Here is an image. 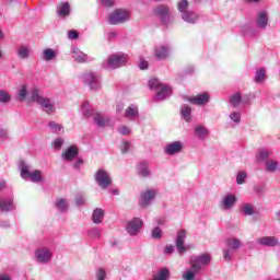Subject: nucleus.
<instances>
[{
  "mask_svg": "<svg viewBox=\"0 0 280 280\" xmlns=\"http://www.w3.org/2000/svg\"><path fill=\"white\" fill-rule=\"evenodd\" d=\"M190 268L182 273V280H196V275L211 264V255L201 254L189 258Z\"/></svg>",
  "mask_w": 280,
  "mask_h": 280,
  "instance_id": "f257e3e1",
  "label": "nucleus"
},
{
  "mask_svg": "<svg viewBox=\"0 0 280 280\" xmlns=\"http://www.w3.org/2000/svg\"><path fill=\"white\" fill-rule=\"evenodd\" d=\"M28 102L37 104L39 108L47 115H54L56 113V103L49 97H45L40 90L33 89L28 95Z\"/></svg>",
  "mask_w": 280,
  "mask_h": 280,
  "instance_id": "f03ea898",
  "label": "nucleus"
},
{
  "mask_svg": "<svg viewBox=\"0 0 280 280\" xmlns=\"http://www.w3.org/2000/svg\"><path fill=\"white\" fill-rule=\"evenodd\" d=\"M81 80L91 91H100L102 89V74L93 71H86L81 74Z\"/></svg>",
  "mask_w": 280,
  "mask_h": 280,
  "instance_id": "7ed1b4c3",
  "label": "nucleus"
},
{
  "mask_svg": "<svg viewBox=\"0 0 280 280\" xmlns=\"http://www.w3.org/2000/svg\"><path fill=\"white\" fill-rule=\"evenodd\" d=\"M128 63V55L126 54H114L110 55L105 61H103V69H119Z\"/></svg>",
  "mask_w": 280,
  "mask_h": 280,
  "instance_id": "20e7f679",
  "label": "nucleus"
},
{
  "mask_svg": "<svg viewBox=\"0 0 280 280\" xmlns=\"http://www.w3.org/2000/svg\"><path fill=\"white\" fill-rule=\"evenodd\" d=\"M130 11L125 9H116L108 14L107 21L109 25H124L130 21Z\"/></svg>",
  "mask_w": 280,
  "mask_h": 280,
  "instance_id": "39448f33",
  "label": "nucleus"
},
{
  "mask_svg": "<svg viewBox=\"0 0 280 280\" xmlns=\"http://www.w3.org/2000/svg\"><path fill=\"white\" fill-rule=\"evenodd\" d=\"M188 8L189 2H187V0H180L179 2H177V9L180 13L183 21H185L186 23H196V21H198V14L192 11H188Z\"/></svg>",
  "mask_w": 280,
  "mask_h": 280,
  "instance_id": "423d86ee",
  "label": "nucleus"
},
{
  "mask_svg": "<svg viewBox=\"0 0 280 280\" xmlns=\"http://www.w3.org/2000/svg\"><path fill=\"white\" fill-rule=\"evenodd\" d=\"M94 179L96 185H98L101 189H108V187L113 185V178H110V173L103 168L98 170L95 173Z\"/></svg>",
  "mask_w": 280,
  "mask_h": 280,
  "instance_id": "0eeeda50",
  "label": "nucleus"
},
{
  "mask_svg": "<svg viewBox=\"0 0 280 280\" xmlns=\"http://www.w3.org/2000/svg\"><path fill=\"white\" fill-rule=\"evenodd\" d=\"M54 259V253L49 247H39L35 250L37 264H49Z\"/></svg>",
  "mask_w": 280,
  "mask_h": 280,
  "instance_id": "6e6552de",
  "label": "nucleus"
},
{
  "mask_svg": "<svg viewBox=\"0 0 280 280\" xmlns=\"http://www.w3.org/2000/svg\"><path fill=\"white\" fill-rule=\"evenodd\" d=\"M235 205H237V197L231 192L223 195L219 202V207L222 211H231Z\"/></svg>",
  "mask_w": 280,
  "mask_h": 280,
  "instance_id": "1a4fd4ad",
  "label": "nucleus"
},
{
  "mask_svg": "<svg viewBox=\"0 0 280 280\" xmlns=\"http://www.w3.org/2000/svg\"><path fill=\"white\" fill-rule=\"evenodd\" d=\"M185 240H187V231H178L177 236L175 238V246L179 255H183L184 253H187V250H189V245H185Z\"/></svg>",
  "mask_w": 280,
  "mask_h": 280,
  "instance_id": "9d476101",
  "label": "nucleus"
},
{
  "mask_svg": "<svg viewBox=\"0 0 280 280\" xmlns=\"http://www.w3.org/2000/svg\"><path fill=\"white\" fill-rule=\"evenodd\" d=\"M141 229H143V220L140 218L131 219L126 226V231L131 237L137 236L138 233H141Z\"/></svg>",
  "mask_w": 280,
  "mask_h": 280,
  "instance_id": "9b49d317",
  "label": "nucleus"
},
{
  "mask_svg": "<svg viewBox=\"0 0 280 280\" xmlns=\"http://www.w3.org/2000/svg\"><path fill=\"white\" fill-rule=\"evenodd\" d=\"M156 196V190L148 189L141 192L139 205L145 209L152 205V200H154Z\"/></svg>",
  "mask_w": 280,
  "mask_h": 280,
  "instance_id": "f8f14e48",
  "label": "nucleus"
},
{
  "mask_svg": "<svg viewBox=\"0 0 280 280\" xmlns=\"http://www.w3.org/2000/svg\"><path fill=\"white\" fill-rule=\"evenodd\" d=\"M183 148H184V144L182 141H175L166 144L164 152L170 156H174V154H179V152H183Z\"/></svg>",
  "mask_w": 280,
  "mask_h": 280,
  "instance_id": "ddd939ff",
  "label": "nucleus"
},
{
  "mask_svg": "<svg viewBox=\"0 0 280 280\" xmlns=\"http://www.w3.org/2000/svg\"><path fill=\"white\" fill-rule=\"evenodd\" d=\"M257 244L267 248H275V246H279V238L276 236H262L257 240Z\"/></svg>",
  "mask_w": 280,
  "mask_h": 280,
  "instance_id": "4468645a",
  "label": "nucleus"
},
{
  "mask_svg": "<svg viewBox=\"0 0 280 280\" xmlns=\"http://www.w3.org/2000/svg\"><path fill=\"white\" fill-rule=\"evenodd\" d=\"M209 93L203 92L195 97L187 98V101L190 102V104H195V106H205L209 104Z\"/></svg>",
  "mask_w": 280,
  "mask_h": 280,
  "instance_id": "2eb2a0df",
  "label": "nucleus"
},
{
  "mask_svg": "<svg viewBox=\"0 0 280 280\" xmlns=\"http://www.w3.org/2000/svg\"><path fill=\"white\" fill-rule=\"evenodd\" d=\"M154 14L160 16L162 23L167 25L170 23V8L165 5H160L153 10Z\"/></svg>",
  "mask_w": 280,
  "mask_h": 280,
  "instance_id": "dca6fc26",
  "label": "nucleus"
},
{
  "mask_svg": "<svg viewBox=\"0 0 280 280\" xmlns=\"http://www.w3.org/2000/svg\"><path fill=\"white\" fill-rule=\"evenodd\" d=\"M268 11H259L256 16V25L258 30H266L268 27Z\"/></svg>",
  "mask_w": 280,
  "mask_h": 280,
  "instance_id": "f3484780",
  "label": "nucleus"
},
{
  "mask_svg": "<svg viewBox=\"0 0 280 280\" xmlns=\"http://www.w3.org/2000/svg\"><path fill=\"white\" fill-rule=\"evenodd\" d=\"M0 211H2V213L14 211V198L9 197L0 199Z\"/></svg>",
  "mask_w": 280,
  "mask_h": 280,
  "instance_id": "a211bd4d",
  "label": "nucleus"
},
{
  "mask_svg": "<svg viewBox=\"0 0 280 280\" xmlns=\"http://www.w3.org/2000/svg\"><path fill=\"white\" fill-rule=\"evenodd\" d=\"M124 117L129 119V121H135L139 117V107L135 104H131L126 110Z\"/></svg>",
  "mask_w": 280,
  "mask_h": 280,
  "instance_id": "6ab92c4d",
  "label": "nucleus"
},
{
  "mask_svg": "<svg viewBox=\"0 0 280 280\" xmlns=\"http://www.w3.org/2000/svg\"><path fill=\"white\" fill-rule=\"evenodd\" d=\"M71 57L74 60V62H88L89 56L84 54L82 50H79L78 48H72Z\"/></svg>",
  "mask_w": 280,
  "mask_h": 280,
  "instance_id": "aec40b11",
  "label": "nucleus"
},
{
  "mask_svg": "<svg viewBox=\"0 0 280 280\" xmlns=\"http://www.w3.org/2000/svg\"><path fill=\"white\" fill-rule=\"evenodd\" d=\"M94 124L98 127V128H106V126H108V124H110V118L100 114V113H96L94 115Z\"/></svg>",
  "mask_w": 280,
  "mask_h": 280,
  "instance_id": "412c9836",
  "label": "nucleus"
},
{
  "mask_svg": "<svg viewBox=\"0 0 280 280\" xmlns=\"http://www.w3.org/2000/svg\"><path fill=\"white\" fill-rule=\"evenodd\" d=\"M211 132L209 129L202 125H198L195 127V136L200 139V141H205Z\"/></svg>",
  "mask_w": 280,
  "mask_h": 280,
  "instance_id": "4be33fe9",
  "label": "nucleus"
},
{
  "mask_svg": "<svg viewBox=\"0 0 280 280\" xmlns=\"http://www.w3.org/2000/svg\"><path fill=\"white\" fill-rule=\"evenodd\" d=\"M154 55L158 60H165L170 56V47L163 45L158 46L155 47Z\"/></svg>",
  "mask_w": 280,
  "mask_h": 280,
  "instance_id": "5701e85b",
  "label": "nucleus"
},
{
  "mask_svg": "<svg viewBox=\"0 0 280 280\" xmlns=\"http://www.w3.org/2000/svg\"><path fill=\"white\" fill-rule=\"evenodd\" d=\"M170 95H172V88L164 84L163 86H161V89L158 90L156 100L161 102L163 100H167Z\"/></svg>",
  "mask_w": 280,
  "mask_h": 280,
  "instance_id": "b1692460",
  "label": "nucleus"
},
{
  "mask_svg": "<svg viewBox=\"0 0 280 280\" xmlns=\"http://www.w3.org/2000/svg\"><path fill=\"white\" fill-rule=\"evenodd\" d=\"M55 209H57V211H59L60 213H67V211L69 210V202L65 198H58L55 201Z\"/></svg>",
  "mask_w": 280,
  "mask_h": 280,
  "instance_id": "393cba45",
  "label": "nucleus"
},
{
  "mask_svg": "<svg viewBox=\"0 0 280 280\" xmlns=\"http://www.w3.org/2000/svg\"><path fill=\"white\" fill-rule=\"evenodd\" d=\"M104 209L102 208H96L93 213H92V222L94 224H102V222H104Z\"/></svg>",
  "mask_w": 280,
  "mask_h": 280,
  "instance_id": "a878e982",
  "label": "nucleus"
},
{
  "mask_svg": "<svg viewBox=\"0 0 280 280\" xmlns=\"http://www.w3.org/2000/svg\"><path fill=\"white\" fill-rule=\"evenodd\" d=\"M71 12V7H69V2H61L57 7V14L58 16L65 18L69 16Z\"/></svg>",
  "mask_w": 280,
  "mask_h": 280,
  "instance_id": "bb28decb",
  "label": "nucleus"
},
{
  "mask_svg": "<svg viewBox=\"0 0 280 280\" xmlns=\"http://www.w3.org/2000/svg\"><path fill=\"white\" fill-rule=\"evenodd\" d=\"M18 56L22 60H27V58H30V56H32V48H30L28 46H25V45L20 46L18 48Z\"/></svg>",
  "mask_w": 280,
  "mask_h": 280,
  "instance_id": "cd10ccee",
  "label": "nucleus"
},
{
  "mask_svg": "<svg viewBox=\"0 0 280 280\" xmlns=\"http://www.w3.org/2000/svg\"><path fill=\"white\" fill-rule=\"evenodd\" d=\"M78 156V148L69 147L66 152L62 153L65 161H73Z\"/></svg>",
  "mask_w": 280,
  "mask_h": 280,
  "instance_id": "c85d7f7f",
  "label": "nucleus"
},
{
  "mask_svg": "<svg viewBox=\"0 0 280 280\" xmlns=\"http://www.w3.org/2000/svg\"><path fill=\"white\" fill-rule=\"evenodd\" d=\"M20 172H21L20 176L21 178H23V180L30 179L32 172L30 171V165H27V163L25 162L20 163Z\"/></svg>",
  "mask_w": 280,
  "mask_h": 280,
  "instance_id": "c756f323",
  "label": "nucleus"
},
{
  "mask_svg": "<svg viewBox=\"0 0 280 280\" xmlns=\"http://www.w3.org/2000/svg\"><path fill=\"white\" fill-rule=\"evenodd\" d=\"M226 246L228 248L236 253V250H240V248H242V241H240V238H229L226 241Z\"/></svg>",
  "mask_w": 280,
  "mask_h": 280,
  "instance_id": "7c9ffc66",
  "label": "nucleus"
},
{
  "mask_svg": "<svg viewBox=\"0 0 280 280\" xmlns=\"http://www.w3.org/2000/svg\"><path fill=\"white\" fill-rule=\"evenodd\" d=\"M151 280H170V269L167 268L160 269Z\"/></svg>",
  "mask_w": 280,
  "mask_h": 280,
  "instance_id": "2f4dec72",
  "label": "nucleus"
},
{
  "mask_svg": "<svg viewBox=\"0 0 280 280\" xmlns=\"http://www.w3.org/2000/svg\"><path fill=\"white\" fill-rule=\"evenodd\" d=\"M254 82H256V84H264V82H266V69L260 68L256 70Z\"/></svg>",
  "mask_w": 280,
  "mask_h": 280,
  "instance_id": "473e14b6",
  "label": "nucleus"
},
{
  "mask_svg": "<svg viewBox=\"0 0 280 280\" xmlns=\"http://www.w3.org/2000/svg\"><path fill=\"white\" fill-rule=\"evenodd\" d=\"M28 178L32 183H43V172L40 170H34L31 172Z\"/></svg>",
  "mask_w": 280,
  "mask_h": 280,
  "instance_id": "72a5a7b5",
  "label": "nucleus"
},
{
  "mask_svg": "<svg viewBox=\"0 0 280 280\" xmlns=\"http://www.w3.org/2000/svg\"><path fill=\"white\" fill-rule=\"evenodd\" d=\"M279 162L275 160H269L266 162V171L273 174L275 172H279Z\"/></svg>",
  "mask_w": 280,
  "mask_h": 280,
  "instance_id": "f704fd0d",
  "label": "nucleus"
},
{
  "mask_svg": "<svg viewBox=\"0 0 280 280\" xmlns=\"http://www.w3.org/2000/svg\"><path fill=\"white\" fill-rule=\"evenodd\" d=\"M182 117L185 119L187 122L191 121V107L188 105H183L180 108Z\"/></svg>",
  "mask_w": 280,
  "mask_h": 280,
  "instance_id": "c9c22d12",
  "label": "nucleus"
},
{
  "mask_svg": "<svg viewBox=\"0 0 280 280\" xmlns=\"http://www.w3.org/2000/svg\"><path fill=\"white\" fill-rule=\"evenodd\" d=\"M230 104L233 106V108H237L240 104H242V94L240 92H235L231 97H230Z\"/></svg>",
  "mask_w": 280,
  "mask_h": 280,
  "instance_id": "e433bc0d",
  "label": "nucleus"
},
{
  "mask_svg": "<svg viewBox=\"0 0 280 280\" xmlns=\"http://www.w3.org/2000/svg\"><path fill=\"white\" fill-rule=\"evenodd\" d=\"M243 215H255V206L253 203H243L242 206Z\"/></svg>",
  "mask_w": 280,
  "mask_h": 280,
  "instance_id": "4c0bfd02",
  "label": "nucleus"
},
{
  "mask_svg": "<svg viewBox=\"0 0 280 280\" xmlns=\"http://www.w3.org/2000/svg\"><path fill=\"white\" fill-rule=\"evenodd\" d=\"M56 56H57L56 50H54L51 48L44 49V51H43V60H45L46 62L54 60V58H56Z\"/></svg>",
  "mask_w": 280,
  "mask_h": 280,
  "instance_id": "58836bf2",
  "label": "nucleus"
},
{
  "mask_svg": "<svg viewBox=\"0 0 280 280\" xmlns=\"http://www.w3.org/2000/svg\"><path fill=\"white\" fill-rule=\"evenodd\" d=\"M81 113L83 117L89 118L91 115H93V108H91L90 103H83L81 106Z\"/></svg>",
  "mask_w": 280,
  "mask_h": 280,
  "instance_id": "ea45409f",
  "label": "nucleus"
},
{
  "mask_svg": "<svg viewBox=\"0 0 280 280\" xmlns=\"http://www.w3.org/2000/svg\"><path fill=\"white\" fill-rule=\"evenodd\" d=\"M138 174L143 178H148V176H150V170L148 168V164L145 163L139 164Z\"/></svg>",
  "mask_w": 280,
  "mask_h": 280,
  "instance_id": "a19ab883",
  "label": "nucleus"
},
{
  "mask_svg": "<svg viewBox=\"0 0 280 280\" xmlns=\"http://www.w3.org/2000/svg\"><path fill=\"white\" fill-rule=\"evenodd\" d=\"M270 156V152H268V150L262 149L260 151H258L256 159L258 161V163H264V161H268V158Z\"/></svg>",
  "mask_w": 280,
  "mask_h": 280,
  "instance_id": "79ce46f5",
  "label": "nucleus"
},
{
  "mask_svg": "<svg viewBox=\"0 0 280 280\" xmlns=\"http://www.w3.org/2000/svg\"><path fill=\"white\" fill-rule=\"evenodd\" d=\"M164 84L161 83V81H159V79H151L149 81V89H151V91H159V89H161V86H163Z\"/></svg>",
  "mask_w": 280,
  "mask_h": 280,
  "instance_id": "37998d69",
  "label": "nucleus"
},
{
  "mask_svg": "<svg viewBox=\"0 0 280 280\" xmlns=\"http://www.w3.org/2000/svg\"><path fill=\"white\" fill-rule=\"evenodd\" d=\"M12 96L7 91H0V104H10Z\"/></svg>",
  "mask_w": 280,
  "mask_h": 280,
  "instance_id": "c03bdc74",
  "label": "nucleus"
},
{
  "mask_svg": "<svg viewBox=\"0 0 280 280\" xmlns=\"http://www.w3.org/2000/svg\"><path fill=\"white\" fill-rule=\"evenodd\" d=\"M88 233L92 240H100L102 237V231L98 228H92Z\"/></svg>",
  "mask_w": 280,
  "mask_h": 280,
  "instance_id": "a18cd8bd",
  "label": "nucleus"
},
{
  "mask_svg": "<svg viewBox=\"0 0 280 280\" xmlns=\"http://www.w3.org/2000/svg\"><path fill=\"white\" fill-rule=\"evenodd\" d=\"M230 119L233 121L236 126L242 121V113L240 112H231L230 113Z\"/></svg>",
  "mask_w": 280,
  "mask_h": 280,
  "instance_id": "49530a36",
  "label": "nucleus"
},
{
  "mask_svg": "<svg viewBox=\"0 0 280 280\" xmlns=\"http://www.w3.org/2000/svg\"><path fill=\"white\" fill-rule=\"evenodd\" d=\"M233 253H235V252H233V249H231L229 247L224 248L223 249V259L225 261H231V259H233Z\"/></svg>",
  "mask_w": 280,
  "mask_h": 280,
  "instance_id": "de8ad7c7",
  "label": "nucleus"
},
{
  "mask_svg": "<svg viewBox=\"0 0 280 280\" xmlns=\"http://www.w3.org/2000/svg\"><path fill=\"white\" fill-rule=\"evenodd\" d=\"M48 127L50 128L51 132H60L62 130V125L57 124L56 121H50L48 124Z\"/></svg>",
  "mask_w": 280,
  "mask_h": 280,
  "instance_id": "09e8293b",
  "label": "nucleus"
},
{
  "mask_svg": "<svg viewBox=\"0 0 280 280\" xmlns=\"http://www.w3.org/2000/svg\"><path fill=\"white\" fill-rule=\"evenodd\" d=\"M130 148H131L130 142L125 140L120 145V151L122 152V154H128V152H130Z\"/></svg>",
  "mask_w": 280,
  "mask_h": 280,
  "instance_id": "8fccbe9b",
  "label": "nucleus"
},
{
  "mask_svg": "<svg viewBox=\"0 0 280 280\" xmlns=\"http://www.w3.org/2000/svg\"><path fill=\"white\" fill-rule=\"evenodd\" d=\"M151 236L153 237V240H161V237L163 236V232L161 231V228H154L152 230Z\"/></svg>",
  "mask_w": 280,
  "mask_h": 280,
  "instance_id": "3c124183",
  "label": "nucleus"
},
{
  "mask_svg": "<svg viewBox=\"0 0 280 280\" xmlns=\"http://www.w3.org/2000/svg\"><path fill=\"white\" fill-rule=\"evenodd\" d=\"M246 172H240L236 176V183L237 185H244V182L246 180Z\"/></svg>",
  "mask_w": 280,
  "mask_h": 280,
  "instance_id": "603ef678",
  "label": "nucleus"
},
{
  "mask_svg": "<svg viewBox=\"0 0 280 280\" xmlns=\"http://www.w3.org/2000/svg\"><path fill=\"white\" fill-rule=\"evenodd\" d=\"M19 98L21 102H23V100H25V97H27V88H25V85H23L20 90H19Z\"/></svg>",
  "mask_w": 280,
  "mask_h": 280,
  "instance_id": "864d4df0",
  "label": "nucleus"
},
{
  "mask_svg": "<svg viewBox=\"0 0 280 280\" xmlns=\"http://www.w3.org/2000/svg\"><path fill=\"white\" fill-rule=\"evenodd\" d=\"M63 143H65V140L62 138H57L54 140L52 145L56 150H60V148H62Z\"/></svg>",
  "mask_w": 280,
  "mask_h": 280,
  "instance_id": "5fc2aeb1",
  "label": "nucleus"
},
{
  "mask_svg": "<svg viewBox=\"0 0 280 280\" xmlns=\"http://www.w3.org/2000/svg\"><path fill=\"white\" fill-rule=\"evenodd\" d=\"M80 37V34L75 30H71L68 32V38L69 40H75L77 38Z\"/></svg>",
  "mask_w": 280,
  "mask_h": 280,
  "instance_id": "6e6d98bb",
  "label": "nucleus"
},
{
  "mask_svg": "<svg viewBox=\"0 0 280 280\" xmlns=\"http://www.w3.org/2000/svg\"><path fill=\"white\" fill-rule=\"evenodd\" d=\"M96 279H97V280H104V279H106V270H104V269H98V270L96 271Z\"/></svg>",
  "mask_w": 280,
  "mask_h": 280,
  "instance_id": "4d7b16f0",
  "label": "nucleus"
},
{
  "mask_svg": "<svg viewBox=\"0 0 280 280\" xmlns=\"http://www.w3.org/2000/svg\"><path fill=\"white\" fill-rule=\"evenodd\" d=\"M174 253V245H166L164 247V255H172Z\"/></svg>",
  "mask_w": 280,
  "mask_h": 280,
  "instance_id": "13d9d810",
  "label": "nucleus"
},
{
  "mask_svg": "<svg viewBox=\"0 0 280 280\" xmlns=\"http://www.w3.org/2000/svg\"><path fill=\"white\" fill-rule=\"evenodd\" d=\"M101 3L106 5V8H113V5H115V0H101Z\"/></svg>",
  "mask_w": 280,
  "mask_h": 280,
  "instance_id": "bf43d9fd",
  "label": "nucleus"
},
{
  "mask_svg": "<svg viewBox=\"0 0 280 280\" xmlns=\"http://www.w3.org/2000/svg\"><path fill=\"white\" fill-rule=\"evenodd\" d=\"M118 132L120 135H130V128L126 127V126H122L118 129Z\"/></svg>",
  "mask_w": 280,
  "mask_h": 280,
  "instance_id": "052dcab7",
  "label": "nucleus"
},
{
  "mask_svg": "<svg viewBox=\"0 0 280 280\" xmlns=\"http://www.w3.org/2000/svg\"><path fill=\"white\" fill-rule=\"evenodd\" d=\"M149 65L148 61L141 59L140 63H139V69H141L142 71H145V69H148Z\"/></svg>",
  "mask_w": 280,
  "mask_h": 280,
  "instance_id": "680f3d73",
  "label": "nucleus"
},
{
  "mask_svg": "<svg viewBox=\"0 0 280 280\" xmlns=\"http://www.w3.org/2000/svg\"><path fill=\"white\" fill-rule=\"evenodd\" d=\"M75 202L79 207H82V205H84V197L83 196H77L75 197Z\"/></svg>",
  "mask_w": 280,
  "mask_h": 280,
  "instance_id": "e2e57ef3",
  "label": "nucleus"
},
{
  "mask_svg": "<svg viewBox=\"0 0 280 280\" xmlns=\"http://www.w3.org/2000/svg\"><path fill=\"white\" fill-rule=\"evenodd\" d=\"M1 229H10V222L9 221H0Z\"/></svg>",
  "mask_w": 280,
  "mask_h": 280,
  "instance_id": "0e129e2a",
  "label": "nucleus"
},
{
  "mask_svg": "<svg viewBox=\"0 0 280 280\" xmlns=\"http://www.w3.org/2000/svg\"><path fill=\"white\" fill-rule=\"evenodd\" d=\"M84 161L82 159L77 160V162L73 164L74 170L80 168V165H82Z\"/></svg>",
  "mask_w": 280,
  "mask_h": 280,
  "instance_id": "69168bd1",
  "label": "nucleus"
},
{
  "mask_svg": "<svg viewBox=\"0 0 280 280\" xmlns=\"http://www.w3.org/2000/svg\"><path fill=\"white\" fill-rule=\"evenodd\" d=\"M8 137V130L0 129V139H5Z\"/></svg>",
  "mask_w": 280,
  "mask_h": 280,
  "instance_id": "338daca9",
  "label": "nucleus"
},
{
  "mask_svg": "<svg viewBox=\"0 0 280 280\" xmlns=\"http://www.w3.org/2000/svg\"><path fill=\"white\" fill-rule=\"evenodd\" d=\"M0 280H12L10 277H8L7 275H2L0 276Z\"/></svg>",
  "mask_w": 280,
  "mask_h": 280,
  "instance_id": "774afa93",
  "label": "nucleus"
}]
</instances>
